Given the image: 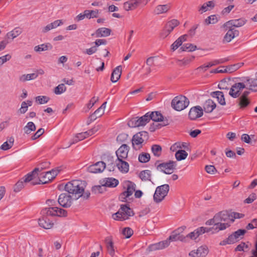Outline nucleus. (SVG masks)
I'll list each match as a JSON object with an SVG mask.
<instances>
[{
  "mask_svg": "<svg viewBox=\"0 0 257 257\" xmlns=\"http://www.w3.org/2000/svg\"><path fill=\"white\" fill-rule=\"evenodd\" d=\"M64 189L73 199L77 200L81 197L84 191V183L79 180H72L65 185Z\"/></svg>",
  "mask_w": 257,
  "mask_h": 257,
  "instance_id": "nucleus-1",
  "label": "nucleus"
},
{
  "mask_svg": "<svg viewBox=\"0 0 257 257\" xmlns=\"http://www.w3.org/2000/svg\"><path fill=\"white\" fill-rule=\"evenodd\" d=\"M215 227L213 233L218 232L230 226L229 221L230 220L229 215L226 212L220 211L214 216Z\"/></svg>",
  "mask_w": 257,
  "mask_h": 257,
  "instance_id": "nucleus-2",
  "label": "nucleus"
},
{
  "mask_svg": "<svg viewBox=\"0 0 257 257\" xmlns=\"http://www.w3.org/2000/svg\"><path fill=\"white\" fill-rule=\"evenodd\" d=\"M134 215L133 211L127 204L121 205L119 210L112 214V218L115 220H124Z\"/></svg>",
  "mask_w": 257,
  "mask_h": 257,
  "instance_id": "nucleus-3",
  "label": "nucleus"
},
{
  "mask_svg": "<svg viewBox=\"0 0 257 257\" xmlns=\"http://www.w3.org/2000/svg\"><path fill=\"white\" fill-rule=\"evenodd\" d=\"M189 104V99L183 95H179L175 97L171 102L172 107L177 111L184 110Z\"/></svg>",
  "mask_w": 257,
  "mask_h": 257,
  "instance_id": "nucleus-4",
  "label": "nucleus"
},
{
  "mask_svg": "<svg viewBox=\"0 0 257 257\" xmlns=\"http://www.w3.org/2000/svg\"><path fill=\"white\" fill-rule=\"evenodd\" d=\"M149 138L148 133L146 131H142L135 135L132 139L133 148L136 150H139L143 146V143Z\"/></svg>",
  "mask_w": 257,
  "mask_h": 257,
  "instance_id": "nucleus-5",
  "label": "nucleus"
},
{
  "mask_svg": "<svg viewBox=\"0 0 257 257\" xmlns=\"http://www.w3.org/2000/svg\"><path fill=\"white\" fill-rule=\"evenodd\" d=\"M169 189L170 187L168 184H164L157 187L153 196L154 201L157 203L162 202L167 195Z\"/></svg>",
  "mask_w": 257,
  "mask_h": 257,
  "instance_id": "nucleus-6",
  "label": "nucleus"
},
{
  "mask_svg": "<svg viewBox=\"0 0 257 257\" xmlns=\"http://www.w3.org/2000/svg\"><path fill=\"white\" fill-rule=\"evenodd\" d=\"M159 162V161H157L155 163L157 169L166 174H171L176 169L177 165L176 161H169L168 162L158 164Z\"/></svg>",
  "mask_w": 257,
  "mask_h": 257,
  "instance_id": "nucleus-7",
  "label": "nucleus"
},
{
  "mask_svg": "<svg viewBox=\"0 0 257 257\" xmlns=\"http://www.w3.org/2000/svg\"><path fill=\"white\" fill-rule=\"evenodd\" d=\"M149 121L152 119L156 122H162L160 124H158L156 125V128H159L162 126H166L169 124L168 120L167 118H164L163 115L159 111L152 112L150 113L148 112Z\"/></svg>",
  "mask_w": 257,
  "mask_h": 257,
  "instance_id": "nucleus-8",
  "label": "nucleus"
},
{
  "mask_svg": "<svg viewBox=\"0 0 257 257\" xmlns=\"http://www.w3.org/2000/svg\"><path fill=\"white\" fill-rule=\"evenodd\" d=\"M43 213L47 216L59 217H66L67 216V211L63 209L57 207H50L45 208L43 210Z\"/></svg>",
  "mask_w": 257,
  "mask_h": 257,
  "instance_id": "nucleus-9",
  "label": "nucleus"
},
{
  "mask_svg": "<svg viewBox=\"0 0 257 257\" xmlns=\"http://www.w3.org/2000/svg\"><path fill=\"white\" fill-rule=\"evenodd\" d=\"M149 113H147L141 117H136L130 120L127 123L128 125L131 127H139L144 126L149 122Z\"/></svg>",
  "mask_w": 257,
  "mask_h": 257,
  "instance_id": "nucleus-10",
  "label": "nucleus"
},
{
  "mask_svg": "<svg viewBox=\"0 0 257 257\" xmlns=\"http://www.w3.org/2000/svg\"><path fill=\"white\" fill-rule=\"evenodd\" d=\"M185 228V226H182L173 231L172 234L169 236V240L172 241L179 240L186 242V236L181 234L184 231Z\"/></svg>",
  "mask_w": 257,
  "mask_h": 257,
  "instance_id": "nucleus-11",
  "label": "nucleus"
},
{
  "mask_svg": "<svg viewBox=\"0 0 257 257\" xmlns=\"http://www.w3.org/2000/svg\"><path fill=\"white\" fill-rule=\"evenodd\" d=\"M72 198L73 197L70 194L62 193L58 198V203L64 208H69L72 205Z\"/></svg>",
  "mask_w": 257,
  "mask_h": 257,
  "instance_id": "nucleus-12",
  "label": "nucleus"
},
{
  "mask_svg": "<svg viewBox=\"0 0 257 257\" xmlns=\"http://www.w3.org/2000/svg\"><path fill=\"white\" fill-rule=\"evenodd\" d=\"M126 191L122 192L119 196L122 201H126V198L131 196L135 191L136 185L135 183L128 181L126 183Z\"/></svg>",
  "mask_w": 257,
  "mask_h": 257,
  "instance_id": "nucleus-13",
  "label": "nucleus"
},
{
  "mask_svg": "<svg viewBox=\"0 0 257 257\" xmlns=\"http://www.w3.org/2000/svg\"><path fill=\"white\" fill-rule=\"evenodd\" d=\"M245 88L243 83H235L230 88L229 94L233 98H237L240 95V90Z\"/></svg>",
  "mask_w": 257,
  "mask_h": 257,
  "instance_id": "nucleus-14",
  "label": "nucleus"
},
{
  "mask_svg": "<svg viewBox=\"0 0 257 257\" xmlns=\"http://www.w3.org/2000/svg\"><path fill=\"white\" fill-rule=\"evenodd\" d=\"M247 20L243 18L238 19L231 20L227 21L223 25V28H234L240 27L243 26L246 23Z\"/></svg>",
  "mask_w": 257,
  "mask_h": 257,
  "instance_id": "nucleus-15",
  "label": "nucleus"
},
{
  "mask_svg": "<svg viewBox=\"0 0 257 257\" xmlns=\"http://www.w3.org/2000/svg\"><path fill=\"white\" fill-rule=\"evenodd\" d=\"M209 250L206 245H202L196 250L191 251L189 255L192 257H205L208 253Z\"/></svg>",
  "mask_w": 257,
  "mask_h": 257,
  "instance_id": "nucleus-16",
  "label": "nucleus"
},
{
  "mask_svg": "<svg viewBox=\"0 0 257 257\" xmlns=\"http://www.w3.org/2000/svg\"><path fill=\"white\" fill-rule=\"evenodd\" d=\"M52 177H51V172L48 171L45 173H42L39 175V181H33L32 183V185L37 184H46L52 181Z\"/></svg>",
  "mask_w": 257,
  "mask_h": 257,
  "instance_id": "nucleus-17",
  "label": "nucleus"
},
{
  "mask_svg": "<svg viewBox=\"0 0 257 257\" xmlns=\"http://www.w3.org/2000/svg\"><path fill=\"white\" fill-rule=\"evenodd\" d=\"M202 108L200 106H196L192 107L189 112V117L191 120H195L203 115Z\"/></svg>",
  "mask_w": 257,
  "mask_h": 257,
  "instance_id": "nucleus-18",
  "label": "nucleus"
},
{
  "mask_svg": "<svg viewBox=\"0 0 257 257\" xmlns=\"http://www.w3.org/2000/svg\"><path fill=\"white\" fill-rule=\"evenodd\" d=\"M106 167V163L103 161H100L91 165L88 167V172L92 173L102 172Z\"/></svg>",
  "mask_w": 257,
  "mask_h": 257,
  "instance_id": "nucleus-19",
  "label": "nucleus"
},
{
  "mask_svg": "<svg viewBox=\"0 0 257 257\" xmlns=\"http://www.w3.org/2000/svg\"><path fill=\"white\" fill-rule=\"evenodd\" d=\"M129 150L130 147L127 145H122L115 152L116 155L117 156V159L126 160L127 158Z\"/></svg>",
  "mask_w": 257,
  "mask_h": 257,
  "instance_id": "nucleus-20",
  "label": "nucleus"
},
{
  "mask_svg": "<svg viewBox=\"0 0 257 257\" xmlns=\"http://www.w3.org/2000/svg\"><path fill=\"white\" fill-rule=\"evenodd\" d=\"M115 164L118 170L121 173H126L128 172L129 164L125 159H116Z\"/></svg>",
  "mask_w": 257,
  "mask_h": 257,
  "instance_id": "nucleus-21",
  "label": "nucleus"
},
{
  "mask_svg": "<svg viewBox=\"0 0 257 257\" xmlns=\"http://www.w3.org/2000/svg\"><path fill=\"white\" fill-rule=\"evenodd\" d=\"M229 30L225 35L223 41V42H229L234 37H237L239 35V31L235 29L234 28H228Z\"/></svg>",
  "mask_w": 257,
  "mask_h": 257,
  "instance_id": "nucleus-22",
  "label": "nucleus"
},
{
  "mask_svg": "<svg viewBox=\"0 0 257 257\" xmlns=\"http://www.w3.org/2000/svg\"><path fill=\"white\" fill-rule=\"evenodd\" d=\"M246 232L245 229H240L229 235L232 243L233 244L242 238Z\"/></svg>",
  "mask_w": 257,
  "mask_h": 257,
  "instance_id": "nucleus-23",
  "label": "nucleus"
},
{
  "mask_svg": "<svg viewBox=\"0 0 257 257\" xmlns=\"http://www.w3.org/2000/svg\"><path fill=\"white\" fill-rule=\"evenodd\" d=\"M38 223L41 227L46 229L51 228L54 225V223L50 220L46 215L40 218L38 220Z\"/></svg>",
  "mask_w": 257,
  "mask_h": 257,
  "instance_id": "nucleus-24",
  "label": "nucleus"
},
{
  "mask_svg": "<svg viewBox=\"0 0 257 257\" xmlns=\"http://www.w3.org/2000/svg\"><path fill=\"white\" fill-rule=\"evenodd\" d=\"M169 244L170 241L168 240H164L158 243L150 245L149 246V249L150 251L162 249L168 246Z\"/></svg>",
  "mask_w": 257,
  "mask_h": 257,
  "instance_id": "nucleus-25",
  "label": "nucleus"
},
{
  "mask_svg": "<svg viewBox=\"0 0 257 257\" xmlns=\"http://www.w3.org/2000/svg\"><path fill=\"white\" fill-rule=\"evenodd\" d=\"M39 171V168H35L32 172L25 175V177L22 178V179L24 180V181H25V183L32 181L31 183L32 184L33 181H35L34 179L38 176V174L37 173Z\"/></svg>",
  "mask_w": 257,
  "mask_h": 257,
  "instance_id": "nucleus-26",
  "label": "nucleus"
},
{
  "mask_svg": "<svg viewBox=\"0 0 257 257\" xmlns=\"http://www.w3.org/2000/svg\"><path fill=\"white\" fill-rule=\"evenodd\" d=\"M216 107V103L212 100L209 99L204 103L203 110H204L206 113H210L212 112Z\"/></svg>",
  "mask_w": 257,
  "mask_h": 257,
  "instance_id": "nucleus-27",
  "label": "nucleus"
},
{
  "mask_svg": "<svg viewBox=\"0 0 257 257\" xmlns=\"http://www.w3.org/2000/svg\"><path fill=\"white\" fill-rule=\"evenodd\" d=\"M101 184L104 187H115L118 184V181L113 178H107L104 179Z\"/></svg>",
  "mask_w": 257,
  "mask_h": 257,
  "instance_id": "nucleus-28",
  "label": "nucleus"
},
{
  "mask_svg": "<svg viewBox=\"0 0 257 257\" xmlns=\"http://www.w3.org/2000/svg\"><path fill=\"white\" fill-rule=\"evenodd\" d=\"M141 2L138 0H131L130 1L125 2L123 4V8L125 11H130L135 10L139 4H141Z\"/></svg>",
  "mask_w": 257,
  "mask_h": 257,
  "instance_id": "nucleus-29",
  "label": "nucleus"
},
{
  "mask_svg": "<svg viewBox=\"0 0 257 257\" xmlns=\"http://www.w3.org/2000/svg\"><path fill=\"white\" fill-rule=\"evenodd\" d=\"M121 74V66H118L116 67L112 71L110 80L112 82H116L120 77Z\"/></svg>",
  "mask_w": 257,
  "mask_h": 257,
  "instance_id": "nucleus-30",
  "label": "nucleus"
},
{
  "mask_svg": "<svg viewBox=\"0 0 257 257\" xmlns=\"http://www.w3.org/2000/svg\"><path fill=\"white\" fill-rule=\"evenodd\" d=\"M111 32V29L103 27L97 29L95 32V35L96 37H105L109 36Z\"/></svg>",
  "mask_w": 257,
  "mask_h": 257,
  "instance_id": "nucleus-31",
  "label": "nucleus"
},
{
  "mask_svg": "<svg viewBox=\"0 0 257 257\" xmlns=\"http://www.w3.org/2000/svg\"><path fill=\"white\" fill-rule=\"evenodd\" d=\"M210 95L213 98H217L219 103L221 105H225L226 102L223 92L219 91L212 92Z\"/></svg>",
  "mask_w": 257,
  "mask_h": 257,
  "instance_id": "nucleus-32",
  "label": "nucleus"
},
{
  "mask_svg": "<svg viewBox=\"0 0 257 257\" xmlns=\"http://www.w3.org/2000/svg\"><path fill=\"white\" fill-rule=\"evenodd\" d=\"M105 242L106 244V247L108 253L112 257H113L114 255L115 251L112 237L111 236L106 237Z\"/></svg>",
  "mask_w": 257,
  "mask_h": 257,
  "instance_id": "nucleus-33",
  "label": "nucleus"
},
{
  "mask_svg": "<svg viewBox=\"0 0 257 257\" xmlns=\"http://www.w3.org/2000/svg\"><path fill=\"white\" fill-rule=\"evenodd\" d=\"M202 235L199 227L195 229L193 231L188 233L186 236V242H188L190 239L195 240L200 235Z\"/></svg>",
  "mask_w": 257,
  "mask_h": 257,
  "instance_id": "nucleus-34",
  "label": "nucleus"
},
{
  "mask_svg": "<svg viewBox=\"0 0 257 257\" xmlns=\"http://www.w3.org/2000/svg\"><path fill=\"white\" fill-rule=\"evenodd\" d=\"M215 6L214 2L213 1H209L207 3H204L201 7L199 9V11L202 14L207 11H209L214 8Z\"/></svg>",
  "mask_w": 257,
  "mask_h": 257,
  "instance_id": "nucleus-35",
  "label": "nucleus"
},
{
  "mask_svg": "<svg viewBox=\"0 0 257 257\" xmlns=\"http://www.w3.org/2000/svg\"><path fill=\"white\" fill-rule=\"evenodd\" d=\"M171 8L170 5H158L155 10L156 14L159 15L167 12Z\"/></svg>",
  "mask_w": 257,
  "mask_h": 257,
  "instance_id": "nucleus-36",
  "label": "nucleus"
},
{
  "mask_svg": "<svg viewBox=\"0 0 257 257\" xmlns=\"http://www.w3.org/2000/svg\"><path fill=\"white\" fill-rule=\"evenodd\" d=\"M179 22L176 19H173L169 21L165 25V28L167 29V31L171 32L173 29L179 25Z\"/></svg>",
  "mask_w": 257,
  "mask_h": 257,
  "instance_id": "nucleus-37",
  "label": "nucleus"
},
{
  "mask_svg": "<svg viewBox=\"0 0 257 257\" xmlns=\"http://www.w3.org/2000/svg\"><path fill=\"white\" fill-rule=\"evenodd\" d=\"M22 33V29L20 28H16L13 30L8 33L7 35L8 38L14 39Z\"/></svg>",
  "mask_w": 257,
  "mask_h": 257,
  "instance_id": "nucleus-38",
  "label": "nucleus"
},
{
  "mask_svg": "<svg viewBox=\"0 0 257 257\" xmlns=\"http://www.w3.org/2000/svg\"><path fill=\"white\" fill-rule=\"evenodd\" d=\"M139 177L142 181H151V172L148 170L142 171L140 172Z\"/></svg>",
  "mask_w": 257,
  "mask_h": 257,
  "instance_id": "nucleus-39",
  "label": "nucleus"
},
{
  "mask_svg": "<svg viewBox=\"0 0 257 257\" xmlns=\"http://www.w3.org/2000/svg\"><path fill=\"white\" fill-rule=\"evenodd\" d=\"M104 161L106 162V164H107V166L110 171H114L115 165L113 164V157L110 156H105L103 158Z\"/></svg>",
  "mask_w": 257,
  "mask_h": 257,
  "instance_id": "nucleus-40",
  "label": "nucleus"
},
{
  "mask_svg": "<svg viewBox=\"0 0 257 257\" xmlns=\"http://www.w3.org/2000/svg\"><path fill=\"white\" fill-rule=\"evenodd\" d=\"M248 87L247 88L252 91H257V79H247Z\"/></svg>",
  "mask_w": 257,
  "mask_h": 257,
  "instance_id": "nucleus-41",
  "label": "nucleus"
},
{
  "mask_svg": "<svg viewBox=\"0 0 257 257\" xmlns=\"http://www.w3.org/2000/svg\"><path fill=\"white\" fill-rule=\"evenodd\" d=\"M87 137H88V136L87 135L86 132L78 134L73 139V141L70 143V145L82 141Z\"/></svg>",
  "mask_w": 257,
  "mask_h": 257,
  "instance_id": "nucleus-42",
  "label": "nucleus"
},
{
  "mask_svg": "<svg viewBox=\"0 0 257 257\" xmlns=\"http://www.w3.org/2000/svg\"><path fill=\"white\" fill-rule=\"evenodd\" d=\"M188 156V153L183 150H179L175 153V157L177 161L185 160Z\"/></svg>",
  "mask_w": 257,
  "mask_h": 257,
  "instance_id": "nucleus-43",
  "label": "nucleus"
},
{
  "mask_svg": "<svg viewBox=\"0 0 257 257\" xmlns=\"http://www.w3.org/2000/svg\"><path fill=\"white\" fill-rule=\"evenodd\" d=\"M23 130L25 134H30L32 132L36 130V125L32 121L27 123V125L23 128Z\"/></svg>",
  "mask_w": 257,
  "mask_h": 257,
  "instance_id": "nucleus-44",
  "label": "nucleus"
},
{
  "mask_svg": "<svg viewBox=\"0 0 257 257\" xmlns=\"http://www.w3.org/2000/svg\"><path fill=\"white\" fill-rule=\"evenodd\" d=\"M197 48L196 46L190 43H187L183 45H182L180 50L182 51H189V52H192L195 51Z\"/></svg>",
  "mask_w": 257,
  "mask_h": 257,
  "instance_id": "nucleus-45",
  "label": "nucleus"
},
{
  "mask_svg": "<svg viewBox=\"0 0 257 257\" xmlns=\"http://www.w3.org/2000/svg\"><path fill=\"white\" fill-rule=\"evenodd\" d=\"M84 13L85 14L86 18L87 19L97 18L98 10H85Z\"/></svg>",
  "mask_w": 257,
  "mask_h": 257,
  "instance_id": "nucleus-46",
  "label": "nucleus"
},
{
  "mask_svg": "<svg viewBox=\"0 0 257 257\" xmlns=\"http://www.w3.org/2000/svg\"><path fill=\"white\" fill-rule=\"evenodd\" d=\"M243 65V63H238L233 65L226 66L227 72L232 73L235 71Z\"/></svg>",
  "mask_w": 257,
  "mask_h": 257,
  "instance_id": "nucleus-47",
  "label": "nucleus"
},
{
  "mask_svg": "<svg viewBox=\"0 0 257 257\" xmlns=\"http://www.w3.org/2000/svg\"><path fill=\"white\" fill-rule=\"evenodd\" d=\"M152 151L153 154L157 157L161 156L162 153V147L158 145H154L152 146Z\"/></svg>",
  "mask_w": 257,
  "mask_h": 257,
  "instance_id": "nucleus-48",
  "label": "nucleus"
},
{
  "mask_svg": "<svg viewBox=\"0 0 257 257\" xmlns=\"http://www.w3.org/2000/svg\"><path fill=\"white\" fill-rule=\"evenodd\" d=\"M156 57H150L146 60V64L149 66L147 69V74H149L151 72V67L154 66L155 59Z\"/></svg>",
  "mask_w": 257,
  "mask_h": 257,
  "instance_id": "nucleus-49",
  "label": "nucleus"
},
{
  "mask_svg": "<svg viewBox=\"0 0 257 257\" xmlns=\"http://www.w3.org/2000/svg\"><path fill=\"white\" fill-rule=\"evenodd\" d=\"M49 47H50V48H52L50 44H43L35 46L34 47V50L36 52L45 51L48 50Z\"/></svg>",
  "mask_w": 257,
  "mask_h": 257,
  "instance_id": "nucleus-50",
  "label": "nucleus"
},
{
  "mask_svg": "<svg viewBox=\"0 0 257 257\" xmlns=\"http://www.w3.org/2000/svg\"><path fill=\"white\" fill-rule=\"evenodd\" d=\"M230 80L229 79H223L221 80L218 85V88L220 89H225L228 90L229 89V86L228 82Z\"/></svg>",
  "mask_w": 257,
  "mask_h": 257,
  "instance_id": "nucleus-51",
  "label": "nucleus"
},
{
  "mask_svg": "<svg viewBox=\"0 0 257 257\" xmlns=\"http://www.w3.org/2000/svg\"><path fill=\"white\" fill-rule=\"evenodd\" d=\"M24 180L22 179L17 182V183L14 186V191L15 192H20L24 187Z\"/></svg>",
  "mask_w": 257,
  "mask_h": 257,
  "instance_id": "nucleus-52",
  "label": "nucleus"
},
{
  "mask_svg": "<svg viewBox=\"0 0 257 257\" xmlns=\"http://www.w3.org/2000/svg\"><path fill=\"white\" fill-rule=\"evenodd\" d=\"M150 160V155L148 153H142L139 156V160L141 163H147Z\"/></svg>",
  "mask_w": 257,
  "mask_h": 257,
  "instance_id": "nucleus-53",
  "label": "nucleus"
},
{
  "mask_svg": "<svg viewBox=\"0 0 257 257\" xmlns=\"http://www.w3.org/2000/svg\"><path fill=\"white\" fill-rule=\"evenodd\" d=\"M66 90V86L64 84L62 83L59 84L57 87L55 88L54 92L56 94H61L65 92Z\"/></svg>",
  "mask_w": 257,
  "mask_h": 257,
  "instance_id": "nucleus-54",
  "label": "nucleus"
},
{
  "mask_svg": "<svg viewBox=\"0 0 257 257\" xmlns=\"http://www.w3.org/2000/svg\"><path fill=\"white\" fill-rule=\"evenodd\" d=\"M228 61V59L226 58H221L218 60H214L212 62L208 63L209 67H212L218 64L224 63Z\"/></svg>",
  "mask_w": 257,
  "mask_h": 257,
  "instance_id": "nucleus-55",
  "label": "nucleus"
},
{
  "mask_svg": "<svg viewBox=\"0 0 257 257\" xmlns=\"http://www.w3.org/2000/svg\"><path fill=\"white\" fill-rule=\"evenodd\" d=\"M239 100V105L240 108H244L246 107L250 103V101L248 98H244L240 97L238 99Z\"/></svg>",
  "mask_w": 257,
  "mask_h": 257,
  "instance_id": "nucleus-56",
  "label": "nucleus"
},
{
  "mask_svg": "<svg viewBox=\"0 0 257 257\" xmlns=\"http://www.w3.org/2000/svg\"><path fill=\"white\" fill-rule=\"evenodd\" d=\"M217 21L218 20L217 17L215 15H211L210 16L208 17L205 20V23L208 25L211 24H215L217 22Z\"/></svg>",
  "mask_w": 257,
  "mask_h": 257,
  "instance_id": "nucleus-57",
  "label": "nucleus"
},
{
  "mask_svg": "<svg viewBox=\"0 0 257 257\" xmlns=\"http://www.w3.org/2000/svg\"><path fill=\"white\" fill-rule=\"evenodd\" d=\"M133 230L130 227H125L123 229L122 233L126 238H128L133 234Z\"/></svg>",
  "mask_w": 257,
  "mask_h": 257,
  "instance_id": "nucleus-58",
  "label": "nucleus"
},
{
  "mask_svg": "<svg viewBox=\"0 0 257 257\" xmlns=\"http://www.w3.org/2000/svg\"><path fill=\"white\" fill-rule=\"evenodd\" d=\"M50 98L46 96H38L36 97V100L40 104H44L48 102Z\"/></svg>",
  "mask_w": 257,
  "mask_h": 257,
  "instance_id": "nucleus-59",
  "label": "nucleus"
},
{
  "mask_svg": "<svg viewBox=\"0 0 257 257\" xmlns=\"http://www.w3.org/2000/svg\"><path fill=\"white\" fill-rule=\"evenodd\" d=\"M194 58H195L194 56H191L189 58H184L182 60H179L178 62H179L180 63L179 64L180 65L182 64L184 65H186L189 64L191 61H192L194 59Z\"/></svg>",
  "mask_w": 257,
  "mask_h": 257,
  "instance_id": "nucleus-60",
  "label": "nucleus"
},
{
  "mask_svg": "<svg viewBox=\"0 0 257 257\" xmlns=\"http://www.w3.org/2000/svg\"><path fill=\"white\" fill-rule=\"evenodd\" d=\"M205 170L208 173L210 174H214L217 170L215 167L212 165H207L205 166Z\"/></svg>",
  "mask_w": 257,
  "mask_h": 257,
  "instance_id": "nucleus-61",
  "label": "nucleus"
},
{
  "mask_svg": "<svg viewBox=\"0 0 257 257\" xmlns=\"http://www.w3.org/2000/svg\"><path fill=\"white\" fill-rule=\"evenodd\" d=\"M44 130L43 128H41L39 129L36 132V133L32 136L31 139L32 140H35L38 139L41 135H42L44 134Z\"/></svg>",
  "mask_w": 257,
  "mask_h": 257,
  "instance_id": "nucleus-62",
  "label": "nucleus"
},
{
  "mask_svg": "<svg viewBox=\"0 0 257 257\" xmlns=\"http://www.w3.org/2000/svg\"><path fill=\"white\" fill-rule=\"evenodd\" d=\"M256 198V194L255 193H251L249 196L244 200V203L249 204L252 203Z\"/></svg>",
  "mask_w": 257,
  "mask_h": 257,
  "instance_id": "nucleus-63",
  "label": "nucleus"
},
{
  "mask_svg": "<svg viewBox=\"0 0 257 257\" xmlns=\"http://www.w3.org/2000/svg\"><path fill=\"white\" fill-rule=\"evenodd\" d=\"M182 45L181 41L178 39L171 45V49L172 51H174L178 49L180 46Z\"/></svg>",
  "mask_w": 257,
  "mask_h": 257,
  "instance_id": "nucleus-64",
  "label": "nucleus"
}]
</instances>
